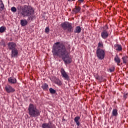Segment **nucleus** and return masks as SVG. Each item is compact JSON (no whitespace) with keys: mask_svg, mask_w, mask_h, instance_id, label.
<instances>
[{"mask_svg":"<svg viewBox=\"0 0 128 128\" xmlns=\"http://www.w3.org/2000/svg\"><path fill=\"white\" fill-rule=\"evenodd\" d=\"M43 90H48V84L46 83L42 84V87Z\"/></svg>","mask_w":128,"mask_h":128,"instance_id":"14","label":"nucleus"},{"mask_svg":"<svg viewBox=\"0 0 128 128\" xmlns=\"http://www.w3.org/2000/svg\"><path fill=\"white\" fill-rule=\"evenodd\" d=\"M116 116H118V110L116 109H113L111 118Z\"/></svg>","mask_w":128,"mask_h":128,"instance_id":"20","label":"nucleus"},{"mask_svg":"<svg viewBox=\"0 0 128 128\" xmlns=\"http://www.w3.org/2000/svg\"><path fill=\"white\" fill-rule=\"evenodd\" d=\"M20 24L22 26H24L28 24V20H20Z\"/></svg>","mask_w":128,"mask_h":128,"instance_id":"17","label":"nucleus"},{"mask_svg":"<svg viewBox=\"0 0 128 128\" xmlns=\"http://www.w3.org/2000/svg\"><path fill=\"white\" fill-rule=\"evenodd\" d=\"M96 54L98 60H102L104 58V56H106V52H104V50L98 48L96 49Z\"/></svg>","mask_w":128,"mask_h":128,"instance_id":"5","label":"nucleus"},{"mask_svg":"<svg viewBox=\"0 0 128 128\" xmlns=\"http://www.w3.org/2000/svg\"><path fill=\"white\" fill-rule=\"evenodd\" d=\"M49 92L50 93L54 94L56 92V90H54V88H49Z\"/></svg>","mask_w":128,"mask_h":128,"instance_id":"25","label":"nucleus"},{"mask_svg":"<svg viewBox=\"0 0 128 128\" xmlns=\"http://www.w3.org/2000/svg\"><path fill=\"white\" fill-rule=\"evenodd\" d=\"M8 50H12L16 49V44L14 42H10L8 44Z\"/></svg>","mask_w":128,"mask_h":128,"instance_id":"10","label":"nucleus"},{"mask_svg":"<svg viewBox=\"0 0 128 128\" xmlns=\"http://www.w3.org/2000/svg\"><path fill=\"white\" fill-rule=\"evenodd\" d=\"M28 110L30 118H38L40 116V110L37 109L36 106L34 104H29Z\"/></svg>","mask_w":128,"mask_h":128,"instance_id":"3","label":"nucleus"},{"mask_svg":"<svg viewBox=\"0 0 128 128\" xmlns=\"http://www.w3.org/2000/svg\"><path fill=\"white\" fill-rule=\"evenodd\" d=\"M54 83L57 84V86H62V82L60 80H54Z\"/></svg>","mask_w":128,"mask_h":128,"instance_id":"22","label":"nucleus"},{"mask_svg":"<svg viewBox=\"0 0 128 128\" xmlns=\"http://www.w3.org/2000/svg\"><path fill=\"white\" fill-rule=\"evenodd\" d=\"M52 52L53 56L62 58V60L65 64H70L72 62L68 52L64 44H60V42L54 43L52 46Z\"/></svg>","mask_w":128,"mask_h":128,"instance_id":"1","label":"nucleus"},{"mask_svg":"<svg viewBox=\"0 0 128 128\" xmlns=\"http://www.w3.org/2000/svg\"><path fill=\"white\" fill-rule=\"evenodd\" d=\"M110 72H113V70H112V69H110Z\"/></svg>","mask_w":128,"mask_h":128,"instance_id":"33","label":"nucleus"},{"mask_svg":"<svg viewBox=\"0 0 128 128\" xmlns=\"http://www.w3.org/2000/svg\"><path fill=\"white\" fill-rule=\"evenodd\" d=\"M8 83L10 84L16 83V80H8Z\"/></svg>","mask_w":128,"mask_h":128,"instance_id":"27","label":"nucleus"},{"mask_svg":"<svg viewBox=\"0 0 128 128\" xmlns=\"http://www.w3.org/2000/svg\"><path fill=\"white\" fill-rule=\"evenodd\" d=\"M45 32L46 34H48V32H50V28H48V27H46L45 28Z\"/></svg>","mask_w":128,"mask_h":128,"instance_id":"28","label":"nucleus"},{"mask_svg":"<svg viewBox=\"0 0 128 128\" xmlns=\"http://www.w3.org/2000/svg\"><path fill=\"white\" fill-rule=\"evenodd\" d=\"M4 3L2 2V1L0 0V10L1 12H2V10H4Z\"/></svg>","mask_w":128,"mask_h":128,"instance_id":"21","label":"nucleus"},{"mask_svg":"<svg viewBox=\"0 0 128 128\" xmlns=\"http://www.w3.org/2000/svg\"><path fill=\"white\" fill-rule=\"evenodd\" d=\"M114 48L116 50H118V52H120L122 50V46L118 44H114Z\"/></svg>","mask_w":128,"mask_h":128,"instance_id":"13","label":"nucleus"},{"mask_svg":"<svg viewBox=\"0 0 128 128\" xmlns=\"http://www.w3.org/2000/svg\"><path fill=\"white\" fill-rule=\"evenodd\" d=\"M80 12V7L76 6L75 8L73 10L74 14H78V12Z\"/></svg>","mask_w":128,"mask_h":128,"instance_id":"19","label":"nucleus"},{"mask_svg":"<svg viewBox=\"0 0 128 128\" xmlns=\"http://www.w3.org/2000/svg\"><path fill=\"white\" fill-rule=\"evenodd\" d=\"M61 27L64 30H66V32H74L72 24L70 22H65L62 23Z\"/></svg>","mask_w":128,"mask_h":128,"instance_id":"4","label":"nucleus"},{"mask_svg":"<svg viewBox=\"0 0 128 128\" xmlns=\"http://www.w3.org/2000/svg\"><path fill=\"white\" fill-rule=\"evenodd\" d=\"M108 36H110V34L106 30H104L101 32V37L103 40H106L108 38Z\"/></svg>","mask_w":128,"mask_h":128,"instance_id":"8","label":"nucleus"},{"mask_svg":"<svg viewBox=\"0 0 128 128\" xmlns=\"http://www.w3.org/2000/svg\"><path fill=\"white\" fill-rule=\"evenodd\" d=\"M8 80H14L12 78H9L8 79Z\"/></svg>","mask_w":128,"mask_h":128,"instance_id":"30","label":"nucleus"},{"mask_svg":"<svg viewBox=\"0 0 128 128\" xmlns=\"http://www.w3.org/2000/svg\"><path fill=\"white\" fill-rule=\"evenodd\" d=\"M84 0H78L80 2H84Z\"/></svg>","mask_w":128,"mask_h":128,"instance_id":"31","label":"nucleus"},{"mask_svg":"<svg viewBox=\"0 0 128 128\" xmlns=\"http://www.w3.org/2000/svg\"><path fill=\"white\" fill-rule=\"evenodd\" d=\"M42 128H56V125L52 122L49 121L48 123L44 122L41 125Z\"/></svg>","mask_w":128,"mask_h":128,"instance_id":"6","label":"nucleus"},{"mask_svg":"<svg viewBox=\"0 0 128 128\" xmlns=\"http://www.w3.org/2000/svg\"><path fill=\"white\" fill-rule=\"evenodd\" d=\"M11 10L12 12H16V7L13 6L11 8Z\"/></svg>","mask_w":128,"mask_h":128,"instance_id":"26","label":"nucleus"},{"mask_svg":"<svg viewBox=\"0 0 128 128\" xmlns=\"http://www.w3.org/2000/svg\"><path fill=\"white\" fill-rule=\"evenodd\" d=\"M4 90L6 92H8V94H12V92H16V90H14V88L10 84H6L5 86Z\"/></svg>","mask_w":128,"mask_h":128,"instance_id":"7","label":"nucleus"},{"mask_svg":"<svg viewBox=\"0 0 128 128\" xmlns=\"http://www.w3.org/2000/svg\"><path fill=\"white\" fill-rule=\"evenodd\" d=\"M61 74L65 78V80H68L70 78V77L68 76V75L66 74V71H64V70L62 69L61 70Z\"/></svg>","mask_w":128,"mask_h":128,"instance_id":"12","label":"nucleus"},{"mask_svg":"<svg viewBox=\"0 0 128 128\" xmlns=\"http://www.w3.org/2000/svg\"><path fill=\"white\" fill-rule=\"evenodd\" d=\"M14 80H16V79L14 78Z\"/></svg>","mask_w":128,"mask_h":128,"instance_id":"34","label":"nucleus"},{"mask_svg":"<svg viewBox=\"0 0 128 128\" xmlns=\"http://www.w3.org/2000/svg\"><path fill=\"white\" fill-rule=\"evenodd\" d=\"M127 96H128V94H124L123 96L124 100H126Z\"/></svg>","mask_w":128,"mask_h":128,"instance_id":"29","label":"nucleus"},{"mask_svg":"<svg viewBox=\"0 0 128 128\" xmlns=\"http://www.w3.org/2000/svg\"><path fill=\"white\" fill-rule=\"evenodd\" d=\"M76 0H68V2H74Z\"/></svg>","mask_w":128,"mask_h":128,"instance_id":"32","label":"nucleus"},{"mask_svg":"<svg viewBox=\"0 0 128 128\" xmlns=\"http://www.w3.org/2000/svg\"><path fill=\"white\" fill-rule=\"evenodd\" d=\"M34 14V10L30 6H24L20 10V14L22 16H28L27 20H30Z\"/></svg>","mask_w":128,"mask_h":128,"instance_id":"2","label":"nucleus"},{"mask_svg":"<svg viewBox=\"0 0 128 128\" xmlns=\"http://www.w3.org/2000/svg\"><path fill=\"white\" fill-rule=\"evenodd\" d=\"M80 32H82V28L78 26H76L74 30V32H75V34H80Z\"/></svg>","mask_w":128,"mask_h":128,"instance_id":"18","label":"nucleus"},{"mask_svg":"<svg viewBox=\"0 0 128 128\" xmlns=\"http://www.w3.org/2000/svg\"><path fill=\"white\" fill-rule=\"evenodd\" d=\"M6 27L2 26L0 28V32L2 33L6 31Z\"/></svg>","mask_w":128,"mask_h":128,"instance_id":"23","label":"nucleus"},{"mask_svg":"<svg viewBox=\"0 0 128 128\" xmlns=\"http://www.w3.org/2000/svg\"><path fill=\"white\" fill-rule=\"evenodd\" d=\"M114 60L118 64V66H120V57H118V55H116L114 58Z\"/></svg>","mask_w":128,"mask_h":128,"instance_id":"15","label":"nucleus"},{"mask_svg":"<svg viewBox=\"0 0 128 128\" xmlns=\"http://www.w3.org/2000/svg\"><path fill=\"white\" fill-rule=\"evenodd\" d=\"M18 54V50L16 48L12 50L10 54L12 58H16Z\"/></svg>","mask_w":128,"mask_h":128,"instance_id":"9","label":"nucleus"},{"mask_svg":"<svg viewBox=\"0 0 128 128\" xmlns=\"http://www.w3.org/2000/svg\"><path fill=\"white\" fill-rule=\"evenodd\" d=\"M80 117L77 116L74 118V122H76V126H78L77 128H80Z\"/></svg>","mask_w":128,"mask_h":128,"instance_id":"11","label":"nucleus"},{"mask_svg":"<svg viewBox=\"0 0 128 128\" xmlns=\"http://www.w3.org/2000/svg\"><path fill=\"white\" fill-rule=\"evenodd\" d=\"M104 48V44H102V43L99 42L98 44V46L97 48Z\"/></svg>","mask_w":128,"mask_h":128,"instance_id":"24","label":"nucleus"},{"mask_svg":"<svg viewBox=\"0 0 128 128\" xmlns=\"http://www.w3.org/2000/svg\"><path fill=\"white\" fill-rule=\"evenodd\" d=\"M122 64H124L126 66V64H128V56H124L122 57Z\"/></svg>","mask_w":128,"mask_h":128,"instance_id":"16","label":"nucleus"}]
</instances>
